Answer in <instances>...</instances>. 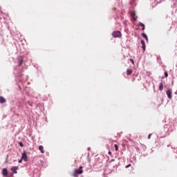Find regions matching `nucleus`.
Wrapping results in <instances>:
<instances>
[{
    "label": "nucleus",
    "mask_w": 177,
    "mask_h": 177,
    "mask_svg": "<svg viewBox=\"0 0 177 177\" xmlns=\"http://www.w3.org/2000/svg\"><path fill=\"white\" fill-rule=\"evenodd\" d=\"M0 103L3 104L6 103V99L5 97L0 96Z\"/></svg>",
    "instance_id": "obj_10"
},
{
    "label": "nucleus",
    "mask_w": 177,
    "mask_h": 177,
    "mask_svg": "<svg viewBox=\"0 0 177 177\" xmlns=\"http://www.w3.org/2000/svg\"><path fill=\"white\" fill-rule=\"evenodd\" d=\"M162 89H164V85L162 84V82H160L159 85V91H162Z\"/></svg>",
    "instance_id": "obj_12"
},
{
    "label": "nucleus",
    "mask_w": 177,
    "mask_h": 177,
    "mask_svg": "<svg viewBox=\"0 0 177 177\" xmlns=\"http://www.w3.org/2000/svg\"><path fill=\"white\" fill-rule=\"evenodd\" d=\"M131 74H132V70H131V69H127V75H131Z\"/></svg>",
    "instance_id": "obj_13"
},
{
    "label": "nucleus",
    "mask_w": 177,
    "mask_h": 177,
    "mask_svg": "<svg viewBox=\"0 0 177 177\" xmlns=\"http://www.w3.org/2000/svg\"><path fill=\"white\" fill-rule=\"evenodd\" d=\"M150 138H151V134H149L148 136V139H150Z\"/></svg>",
    "instance_id": "obj_21"
},
{
    "label": "nucleus",
    "mask_w": 177,
    "mask_h": 177,
    "mask_svg": "<svg viewBox=\"0 0 177 177\" xmlns=\"http://www.w3.org/2000/svg\"><path fill=\"white\" fill-rule=\"evenodd\" d=\"M166 94L169 99H172V89L169 88L166 91Z\"/></svg>",
    "instance_id": "obj_3"
},
{
    "label": "nucleus",
    "mask_w": 177,
    "mask_h": 177,
    "mask_svg": "<svg viewBox=\"0 0 177 177\" xmlns=\"http://www.w3.org/2000/svg\"><path fill=\"white\" fill-rule=\"evenodd\" d=\"M83 169L84 167L82 166H80L79 169H75L74 170L73 176L77 177V175H82V174H84V170H82Z\"/></svg>",
    "instance_id": "obj_1"
},
{
    "label": "nucleus",
    "mask_w": 177,
    "mask_h": 177,
    "mask_svg": "<svg viewBox=\"0 0 177 177\" xmlns=\"http://www.w3.org/2000/svg\"><path fill=\"white\" fill-rule=\"evenodd\" d=\"M129 167H131V164L127 165L126 166V168H129Z\"/></svg>",
    "instance_id": "obj_20"
},
{
    "label": "nucleus",
    "mask_w": 177,
    "mask_h": 177,
    "mask_svg": "<svg viewBox=\"0 0 177 177\" xmlns=\"http://www.w3.org/2000/svg\"><path fill=\"white\" fill-rule=\"evenodd\" d=\"M142 37L146 39V41H149V38H147V35L145 33L142 34Z\"/></svg>",
    "instance_id": "obj_14"
},
{
    "label": "nucleus",
    "mask_w": 177,
    "mask_h": 177,
    "mask_svg": "<svg viewBox=\"0 0 177 177\" xmlns=\"http://www.w3.org/2000/svg\"><path fill=\"white\" fill-rule=\"evenodd\" d=\"M129 140H130V142H133V140L131 139V137H129Z\"/></svg>",
    "instance_id": "obj_22"
},
{
    "label": "nucleus",
    "mask_w": 177,
    "mask_h": 177,
    "mask_svg": "<svg viewBox=\"0 0 177 177\" xmlns=\"http://www.w3.org/2000/svg\"><path fill=\"white\" fill-rule=\"evenodd\" d=\"M21 160H24L25 161H27V152L24 151L21 155Z\"/></svg>",
    "instance_id": "obj_5"
},
{
    "label": "nucleus",
    "mask_w": 177,
    "mask_h": 177,
    "mask_svg": "<svg viewBox=\"0 0 177 177\" xmlns=\"http://www.w3.org/2000/svg\"><path fill=\"white\" fill-rule=\"evenodd\" d=\"M131 18L133 20V21H136V20L138 19V17L136 16V13H135V12H132L131 13Z\"/></svg>",
    "instance_id": "obj_4"
},
{
    "label": "nucleus",
    "mask_w": 177,
    "mask_h": 177,
    "mask_svg": "<svg viewBox=\"0 0 177 177\" xmlns=\"http://www.w3.org/2000/svg\"><path fill=\"white\" fill-rule=\"evenodd\" d=\"M108 154L111 155V151H109L108 152Z\"/></svg>",
    "instance_id": "obj_24"
},
{
    "label": "nucleus",
    "mask_w": 177,
    "mask_h": 177,
    "mask_svg": "<svg viewBox=\"0 0 177 177\" xmlns=\"http://www.w3.org/2000/svg\"><path fill=\"white\" fill-rule=\"evenodd\" d=\"M165 77H168V72H165Z\"/></svg>",
    "instance_id": "obj_19"
},
{
    "label": "nucleus",
    "mask_w": 177,
    "mask_h": 177,
    "mask_svg": "<svg viewBox=\"0 0 177 177\" xmlns=\"http://www.w3.org/2000/svg\"><path fill=\"white\" fill-rule=\"evenodd\" d=\"M175 95H177V93H176V92L175 93Z\"/></svg>",
    "instance_id": "obj_26"
},
{
    "label": "nucleus",
    "mask_w": 177,
    "mask_h": 177,
    "mask_svg": "<svg viewBox=\"0 0 177 177\" xmlns=\"http://www.w3.org/2000/svg\"><path fill=\"white\" fill-rule=\"evenodd\" d=\"M115 149L116 151H118V145H117L116 144L115 145Z\"/></svg>",
    "instance_id": "obj_17"
},
{
    "label": "nucleus",
    "mask_w": 177,
    "mask_h": 177,
    "mask_svg": "<svg viewBox=\"0 0 177 177\" xmlns=\"http://www.w3.org/2000/svg\"><path fill=\"white\" fill-rule=\"evenodd\" d=\"M23 159H21L19 160V163L21 164V161H22Z\"/></svg>",
    "instance_id": "obj_23"
},
{
    "label": "nucleus",
    "mask_w": 177,
    "mask_h": 177,
    "mask_svg": "<svg viewBox=\"0 0 177 177\" xmlns=\"http://www.w3.org/2000/svg\"><path fill=\"white\" fill-rule=\"evenodd\" d=\"M139 26L140 27H142V30L145 31V25L143 24V23L140 22Z\"/></svg>",
    "instance_id": "obj_15"
},
{
    "label": "nucleus",
    "mask_w": 177,
    "mask_h": 177,
    "mask_svg": "<svg viewBox=\"0 0 177 177\" xmlns=\"http://www.w3.org/2000/svg\"><path fill=\"white\" fill-rule=\"evenodd\" d=\"M17 169H19V167H13L11 168V171L14 174H17Z\"/></svg>",
    "instance_id": "obj_8"
},
{
    "label": "nucleus",
    "mask_w": 177,
    "mask_h": 177,
    "mask_svg": "<svg viewBox=\"0 0 177 177\" xmlns=\"http://www.w3.org/2000/svg\"><path fill=\"white\" fill-rule=\"evenodd\" d=\"M23 57H18L17 63L19 66H21L23 64Z\"/></svg>",
    "instance_id": "obj_6"
},
{
    "label": "nucleus",
    "mask_w": 177,
    "mask_h": 177,
    "mask_svg": "<svg viewBox=\"0 0 177 177\" xmlns=\"http://www.w3.org/2000/svg\"><path fill=\"white\" fill-rule=\"evenodd\" d=\"M142 48L143 49V51L146 50V44L145 43V40L141 41Z\"/></svg>",
    "instance_id": "obj_9"
},
{
    "label": "nucleus",
    "mask_w": 177,
    "mask_h": 177,
    "mask_svg": "<svg viewBox=\"0 0 177 177\" xmlns=\"http://www.w3.org/2000/svg\"><path fill=\"white\" fill-rule=\"evenodd\" d=\"M3 176H8V169L4 168L2 170Z\"/></svg>",
    "instance_id": "obj_7"
},
{
    "label": "nucleus",
    "mask_w": 177,
    "mask_h": 177,
    "mask_svg": "<svg viewBox=\"0 0 177 177\" xmlns=\"http://www.w3.org/2000/svg\"><path fill=\"white\" fill-rule=\"evenodd\" d=\"M129 60L132 63V64H135V62H133V59H130Z\"/></svg>",
    "instance_id": "obj_18"
},
{
    "label": "nucleus",
    "mask_w": 177,
    "mask_h": 177,
    "mask_svg": "<svg viewBox=\"0 0 177 177\" xmlns=\"http://www.w3.org/2000/svg\"><path fill=\"white\" fill-rule=\"evenodd\" d=\"M113 38H121V32L120 31H115L112 33Z\"/></svg>",
    "instance_id": "obj_2"
},
{
    "label": "nucleus",
    "mask_w": 177,
    "mask_h": 177,
    "mask_svg": "<svg viewBox=\"0 0 177 177\" xmlns=\"http://www.w3.org/2000/svg\"><path fill=\"white\" fill-rule=\"evenodd\" d=\"M39 150L41 151V153L42 154H44V153H45V151L44 150V146H42V145H40V146L39 147Z\"/></svg>",
    "instance_id": "obj_11"
},
{
    "label": "nucleus",
    "mask_w": 177,
    "mask_h": 177,
    "mask_svg": "<svg viewBox=\"0 0 177 177\" xmlns=\"http://www.w3.org/2000/svg\"><path fill=\"white\" fill-rule=\"evenodd\" d=\"M136 139H138V136H136Z\"/></svg>",
    "instance_id": "obj_25"
},
{
    "label": "nucleus",
    "mask_w": 177,
    "mask_h": 177,
    "mask_svg": "<svg viewBox=\"0 0 177 177\" xmlns=\"http://www.w3.org/2000/svg\"><path fill=\"white\" fill-rule=\"evenodd\" d=\"M19 145L20 147H24V145L21 142H19Z\"/></svg>",
    "instance_id": "obj_16"
}]
</instances>
